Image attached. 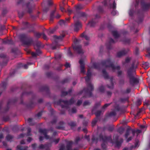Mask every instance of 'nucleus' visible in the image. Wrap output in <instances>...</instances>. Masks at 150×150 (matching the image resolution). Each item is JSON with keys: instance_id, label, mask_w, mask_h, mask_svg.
<instances>
[{"instance_id": "1", "label": "nucleus", "mask_w": 150, "mask_h": 150, "mask_svg": "<svg viewBox=\"0 0 150 150\" xmlns=\"http://www.w3.org/2000/svg\"><path fill=\"white\" fill-rule=\"evenodd\" d=\"M84 59H80L79 61V64L81 65V72L82 73H83L84 72Z\"/></svg>"}, {"instance_id": "2", "label": "nucleus", "mask_w": 150, "mask_h": 150, "mask_svg": "<svg viewBox=\"0 0 150 150\" xmlns=\"http://www.w3.org/2000/svg\"><path fill=\"white\" fill-rule=\"evenodd\" d=\"M73 48L75 51L79 54L83 53V52L80 46L74 47Z\"/></svg>"}, {"instance_id": "3", "label": "nucleus", "mask_w": 150, "mask_h": 150, "mask_svg": "<svg viewBox=\"0 0 150 150\" xmlns=\"http://www.w3.org/2000/svg\"><path fill=\"white\" fill-rule=\"evenodd\" d=\"M130 82L132 84L134 85V84L138 83L139 81L137 79L132 77L131 79Z\"/></svg>"}, {"instance_id": "4", "label": "nucleus", "mask_w": 150, "mask_h": 150, "mask_svg": "<svg viewBox=\"0 0 150 150\" xmlns=\"http://www.w3.org/2000/svg\"><path fill=\"white\" fill-rule=\"evenodd\" d=\"M91 75V73L90 70H88L87 74V76L85 77V80L86 81H88L89 79L90 76Z\"/></svg>"}, {"instance_id": "5", "label": "nucleus", "mask_w": 150, "mask_h": 150, "mask_svg": "<svg viewBox=\"0 0 150 150\" xmlns=\"http://www.w3.org/2000/svg\"><path fill=\"white\" fill-rule=\"evenodd\" d=\"M64 37V35H62L59 37L55 35L54 36V38L55 39L57 40H61L62 38Z\"/></svg>"}, {"instance_id": "6", "label": "nucleus", "mask_w": 150, "mask_h": 150, "mask_svg": "<svg viewBox=\"0 0 150 150\" xmlns=\"http://www.w3.org/2000/svg\"><path fill=\"white\" fill-rule=\"evenodd\" d=\"M81 23L79 21L77 22L75 25L74 27L76 28L79 27H81Z\"/></svg>"}, {"instance_id": "7", "label": "nucleus", "mask_w": 150, "mask_h": 150, "mask_svg": "<svg viewBox=\"0 0 150 150\" xmlns=\"http://www.w3.org/2000/svg\"><path fill=\"white\" fill-rule=\"evenodd\" d=\"M143 66L145 69H147L149 67V64L148 62H146L143 64Z\"/></svg>"}, {"instance_id": "8", "label": "nucleus", "mask_w": 150, "mask_h": 150, "mask_svg": "<svg viewBox=\"0 0 150 150\" xmlns=\"http://www.w3.org/2000/svg\"><path fill=\"white\" fill-rule=\"evenodd\" d=\"M68 20L69 19H67L66 21H64L63 20H61L60 21V24L61 25H62L63 24H66V22L68 21Z\"/></svg>"}, {"instance_id": "9", "label": "nucleus", "mask_w": 150, "mask_h": 150, "mask_svg": "<svg viewBox=\"0 0 150 150\" xmlns=\"http://www.w3.org/2000/svg\"><path fill=\"white\" fill-rule=\"evenodd\" d=\"M113 34L115 38H117L118 37V35L117 33V32L115 31L113 33Z\"/></svg>"}, {"instance_id": "10", "label": "nucleus", "mask_w": 150, "mask_h": 150, "mask_svg": "<svg viewBox=\"0 0 150 150\" xmlns=\"http://www.w3.org/2000/svg\"><path fill=\"white\" fill-rule=\"evenodd\" d=\"M82 36L87 40H88L89 39V37L86 35H85L84 34H83L82 35Z\"/></svg>"}, {"instance_id": "11", "label": "nucleus", "mask_w": 150, "mask_h": 150, "mask_svg": "<svg viewBox=\"0 0 150 150\" xmlns=\"http://www.w3.org/2000/svg\"><path fill=\"white\" fill-rule=\"evenodd\" d=\"M116 7V4L115 2H114L112 4V5H110V7L111 8H112L113 9L115 8Z\"/></svg>"}, {"instance_id": "12", "label": "nucleus", "mask_w": 150, "mask_h": 150, "mask_svg": "<svg viewBox=\"0 0 150 150\" xmlns=\"http://www.w3.org/2000/svg\"><path fill=\"white\" fill-rule=\"evenodd\" d=\"M13 137L12 136L10 135H8L6 137V139L8 140H10Z\"/></svg>"}, {"instance_id": "13", "label": "nucleus", "mask_w": 150, "mask_h": 150, "mask_svg": "<svg viewBox=\"0 0 150 150\" xmlns=\"http://www.w3.org/2000/svg\"><path fill=\"white\" fill-rule=\"evenodd\" d=\"M110 67H111V68L113 70H114L115 68H116L117 69H119V67H115L112 64H111L110 65Z\"/></svg>"}, {"instance_id": "14", "label": "nucleus", "mask_w": 150, "mask_h": 150, "mask_svg": "<svg viewBox=\"0 0 150 150\" xmlns=\"http://www.w3.org/2000/svg\"><path fill=\"white\" fill-rule=\"evenodd\" d=\"M104 89V87L102 86L100 87L99 89L100 91L102 92Z\"/></svg>"}, {"instance_id": "15", "label": "nucleus", "mask_w": 150, "mask_h": 150, "mask_svg": "<svg viewBox=\"0 0 150 150\" xmlns=\"http://www.w3.org/2000/svg\"><path fill=\"white\" fill-rule=\"evenodd\" d=\"M64 149V147L63 146H62L60 148L59 150H65ZM67 150H73L71 149H68Z\"/></svg>"}, {"instance_id": "16", "label": "nucleus", "mask_w": 150, "mask_h": 150, "mask_svg": "<svg viewBox=\"0 0 150 150\" xmlns=\"http://www.w3.org/2000/svg\"><path fill=\"white\" fill-rule=\"evenodd\" d=\"M89 89L90 90H91L93 88V87L92 85L91 84H90L89 86Z\"/></svg>"}, {"instance_id": "17", "label": "nucleus", "mask_w": 150, "mask_h": 150, "mask_svg": "<svg viewBox=\"0 0 150 150\" xmlns=\"http://www.w3.org/2000/svg\"><path fill=\"white\" fill-rule=\"evenodd\" d=\"M82 8V7L81 5H78L76 7V9H81V8Z\"/></svg>"}, {"instance_id": "18", "label": "nucleus", "mask_w": 150, "mask_h": 150, "mask_svg": "<svg viewBox=\"0 0 150 150\" xmlns=\"http://www.w3.org/2000/svg\"><path fill=\"white\" fill-rule=\"evenodd\" d=\"M60 9L61 10L62 12H64L65 11V10H64V8L62 7H60Z\"/></svg>"}, {"instance_id": "19", "label": "nucleus", "mask_w": 150, "mask_h": 150, "mask_svg": "<svg viewBox=\"0 0 150 150\" xmlns=\"http://www.w3.org/2000/svg\"><path fill=\"white\" fill-rule=\"evenodd\" d=\"M124 54V53H122V52H119L118 54V56L119 57L120 56H121L123 55Z\"/></svg>"}, {"instance_id": "20", "label": "nucleus", "mask_w": 150, "mask_h": 150, "mask_svg": "<svg viewBox=\"0 0 150 150\" xmlns=\"http://www.w3.org/2000/svg\"><path fill=\"white\" fill-rule=\"evenodd\" d=\"M129 134V132H127L126 134L125 135V137L126 138H127L128 137V136Z\"/></svg>"}, {"instance_id": "21", "label": "nucleus", "mask_w": 150, "mask_h": 150, "mask_svg": "<svg viewBox=\"0 0 150 150\" xmlns=\"http://www.w3.org/2000/svg\"><path fill=\"white\" fill-rule=\"evenodd\" d=\"M31 132V129L30 128L28 129V135H30V134L29 133H30Z\"/></svg>"}, {"instance_id": "22", "label": "nucleus", "mask_w": 150, "mask_h": 150, "mask_svg": "<svg viewBox=\"0 0 150 150\" xmlns=\"http://www.w3.org/2000/svg\"><path fill=\"white\" fill-rule=\"evenodd\" d=\"M70 65L68 63H66V64H65V66L67 67H70Z\"/></svg>"}, {"instance_id": "23", "label": "nucleus", "mask_w": 150, "mask_h": 150, "mask_svg": "<svg viewBox=\"0 0 150 150\" xmlns=\"http://www.w3.org/2000/svg\"><path fill=\"white\" fill-rule=\"evenodd\" d=\"M45 130H42V129H40V130H39V131L40 132H41V133H44L45 132Z\"/></svg>"}, {"instance_id": "24", "label": "nucleus", "mask_w": 150, "mask_h": 150, "mask_svg": "<svg viewBox=\"0 0 150 150\" xmlns=\"http://www.w3.org/2000/svg\"><path fill=\"white\" fill-rule=\"evenodd\" d=\"M42 36H43V38H44V39H46L47 37L44 34H43L42 35Z\"/></svg>"}, {"instance_id": "25", "label": "nucleus", "mask_w": 150, "mask_h": 150, "mask_svg": "<svg viewBox=\"0 0 150 150\" xmlns=\"http://www.w3.org/2000/svg\"><path fill=\"white\" fill-rule=\"evenodd\" d=\"M81 103H82V101H81L79 100L78 101V102L77 103V105H79Z\"/></svg>"}, {"instance_id": "26", "label": "nucleus", "mask_w": 150, "mask_h": 150, "mask_svg": "<svg viewBox=\"0 0 150 150\" xmlns=\"http://www.w3.org/2000/svg\"><path fill=\"white\" fill-rule=\"evenodd\" d=\"M32 55L33 56H36V54L34 52H32Z\"/></svg>"}, {"instance_id": "27", "label": "nucleus", "mask_w": 150, "mask_h": 150, "mask_svg": "<svg viewBox=\"0 0 150 150\" xmlns=\"http://www.w3.org/2000/svg\"><path fill=\"white\" fill-rule=\"evenodd\" d=\"M32 140V139L30 138H28L27 139V141L29 142H30Z\"/></svg>"}, {"instance_id": "28", "label": "nucleus", "mask_w": 150, "mask_h": 150, "mask_svg": "<svg viewBox=\"0 0 150 150\" xmlns=\"http://www.w3.org/2000/svg\"><path fill=\"white\" fill-rule=\"evenodd\" d=\"M48 4L49 5L51 4L52 3V2L51 0H48Z\"/></svg>"}, {"instance_id": "29", "label": "nucleus", "mask_w": 150, "mask_h": 150, "mask_svg": "<svg viewBox=\"0 0 150 150\" xmlns=\"http://www.w3.org/2000/svg\"><path fill=\"white\" fill-rule=\"evenodd\" d=\"M141 127L142 128V129H143V128H146V127L144 126V125H141Z\"/></svg>"}, {"instance_id": "30", "label": "nucleus", "mask_w": 150, "mask_h": 150, "mask_svg": "<svg viewBox=\"0 0 150 150\" xmlns=\"http://www.w3.org/2000/svg\"><path fill=\"white\" fill-rule=\"evenodd\" d=\"M88 24L90 26H93V25L92 24V22H90Z\"/></svg>"}, {"instance_id": "31", "label": "nucleus", "mask_w": 150, "mask_h": 150, "mask_svg": "<svg viewBox=\"0 0 150 150\" xmlns=\"http://www.w3.org/2000/svg\"><path fill=\"white\" fill-rule=\"evenodd\" d=\"M76 109H72V112L73 113H74L76 112Z\"/></svg>"}, {"instance_id": "32", "label": "nucleus", "mask_w": 150, "mask_h": 150, "mask_svg": "<svg viewBox=\"0 0 150 150\" xmlns=\"http://www.w3.org/2000/svg\"><path fill=\"white\" fill-rule=\"evenodd\" d=\"M112 14L113 15H115L116 14V11H115L112 12Z\"/></svg>"}, {"instance_id": "33", "label": "nucleus", "mask_w": 150, "mask_h": 150, "mask_svg": "<svg viewBox=\"0 0 150 150\" xmlns=\"http://www.w3.org/2000/svg\"><path fill=\"white\" fill-rule=\"evenodd\" d=\"M88 41H87L86 43H85V45H87L88 44Z\"/></svg>"}, {"instance_id": "34", "label": "nucleus", "mask_w": 150, "mask_h": 150, "mask_svg": "<svg viewBox=\"0 0 150 150\" xmlns=\"http://www.w3.org/2000/svg\"><path fill=\"white\" fill-rule=\"evenodd\" d=\"M108 105H109L108 104H106L104 105L103 108H104V107H107Z\"/></svg>"}, {"instance_id": "35", "label": "nucleus", "mask_w": 150, "mask_h": 150, "mask_svg": "<svg viewBox=\"0 0 150 150\" xmlns=\"http://www.w3.org/2000/svg\"><path fill=\"white\" fill-rule=\"evenodd\" d=\"M21 144H23L25 143V142L24 141H22L21 142Z\"/></svg>"}, {"instance_id": "36", "label": "nucleus", "mask_w": 150, "mask_h": 150, "mask_svg": "<svg viewBox=\"0 0 150 150\" xmlns=\"http://www.w3.org/2000/svg\"><path fill=\"white\" fill-rule=\"evenodd\" d=\"M81 14L82 16H84L85 15V14L84 13H81Z\"/></svg>"}, {"instance_id": "37", "label": "nucleus", "mask_w": 150, "mask_h": 150, "mask_svg": "<svg viewBox=\"0 0 150 150\" xmlns=\"http://www.w3.org/2000/svg\"><path fill=\"white\" fill-rule=\"evenodd\" d=\"M40 148H43V145H41L40 146Z\"/></svg>"}, {"instance_id": "38", "label": "nucleus", "mask_w": 150, "mask_h": 150, "mask_svg": "<svg viewBox=\"0 0 150 150\" xmlns=\"http://www.w3.org/2000/svg\"><path fill=\"white\" fill-rule=\"evenodd\" d=\"M132 139V138H129L128 139H127V141H130V140H131Z\"/></svg>"}, {"instance_id": "39", "label": "nucleus", "mask_w": 150, "mask_h": 150, "mask_svg": "<svg viewBox=\"0 0 150 150\" xmlns=\"http://www.w3.org/2000/svg\"><path fill=\"white\" fill-rule=\"evenodd\" d=\"M23 136H24V135L23 134H21L20 136V137H23Z\"/></svg>"}, {"instance_id": "40", "label": "nucleus", "mask_w": 150, "mask_h": 150, "mask_svg": "<svg viewBox=\"0 0 150 150\" xmlns=\"http://www.w3.org/2000/svg\"><path fill=\"white\" fill-rule=\"evenodd\" d=\"M68 11L69 13H70L71 12V11L70 10H68Z\"/></svg>"}, {"instance_id": "41", "label": "nucleus", "mask_w": 150, "mask_h": 150, "mask_svg": "<svg viewBox=\"0 0 150 150\" xmlns=\"http://www.w3.org/2000/svg\"><path fill=\"white\" fill-rule=\"evenodd\" d=\"M44 135H45V138L46 139H47L48 138L47 137V136L45 134H44Z\"/></svg>"}, {"instance_id": "42", "label": "nucleus", "mask_w": 150, "mask_h": 150, "mask_svg": "<svg viewBox=\"0 0 150 150\" xmlns=\"http://www.w3.org/2000/svg\"><path fill=\"white\" fill-rule=\"evenodd\" d=\"M32 119H31V118H29L28 120V121H29V122H30L31 121V120Z\"/></svg>"}, {"instance_id": "43", "label": "nucleus", "mask_w": 150, "mask_h": 150, "mask_svg": "<svg viewBox=\"0 0 150 150\" xmlns=\"http://www.w3.org/2000/svg\"><path fill=\"white\" fill-rule=\"evenodd\" d=\"M39 139L40 140H42V137H40L39 138Z\"/></svg>"}, {"instance_id": "44", "label": "nucleus", "mask_w": 150, "mask_h": 150, "mask_svg": "<svg viewBox=\"0 0 150 150\" xmlns=\"http://www.w3.org/2000/svg\"><path fill=\"white\" fill-rule=\"evenodd\" d=\"M3 137V135H1L0 136V139L2 138Z\"/></svg>"}, {"instance_id": "45", "label": "nucleus", "mask_w": 150, "mask_h": 150, "mask_svg": "<svg viewBox=\"0 0 150 150\" xmlns=\"http://www.w3.org/2000/svg\"><path fill=\"white\" fill-rule=\"evenodd\" d=\"M94 150H100L98 148L96 149H94Z\"/></svg>"}, {"instance_id": "46", "label": "nucleus", "mask_w": 150, "mask_h": 150, "mask_svg": "<svg viewBox=\"0 0 150 150\" xmlns=\"http://www.w3.org/2000/svg\"><path fill=\"white\" fill-rule=\"evenodd\" d=\"M96 123V122H94V121H93L92 122V123H93L94 124H95Z\"/></svg>"}, {"instance_id": "47", "label": "nucleus", "mask_w": 150, "mask_h": 150, "mask_svg": "<svg viewBox=\"0 0 150 150\" xmlns=\"http://www.w3.org/2000/svg\"><path fill=\"white\" fill-rule=\"evenodd\" d=\"M17 148H18V150H20V149H19V146H17Z\"/></svg>"}, {"instance_id": "48", "label": "nucleus", "mask_w": 150, "mask_h": 150, "mask_svg": "<svg viewBox=\"0 0 150 150\" xmlns=\"http://www.w3.org/2000/svg\"><path fill=\"white\" fill-rule=\"evenodd\" d=\"M27 66V65H25V66H24L25 67V68H27V67H26Z\"/></svg>"}, {"instance_id": "49", "label": "nucleus", "mask_w": 150, "mask_h": 150, "mask_svg": "<svg viewBox=\"0 0 150 150\" xmlns=\"http://www.w3.org/2000/svg\"><path fill=\"white\" fill-rule=\"evenodd\" d=\"M138 132L139 133L141 132V131L140 130H138Z\"/></svg>"}, {"instance_id": "50", "label": "nucleus", "mask_w": 150, "mask_h": 150, "mask_svg": "<svg viewBox=\"0 0 150 150\" xmlns=\"http://www.w3.org/2000/svg\"><path fill=\"white\" fill-rule=\"evenodd\" d=\"M28 11L29 13H30L31 11L30 10H28Z\"/></svg>"}, {"instance_id": "51", "label": "nucleus", "mask_w": 150, "mask_h": 150, "mask_svg": "<svg viewBox=\"0 0 150 150\" xmlns=\"http://www.w3.org/2000/svg\"><path fill=\"white\" fill-rule=\"evenodd\" d=\"M69 53L71 54V52L69 51Z\"/></svg>"}, {"instance_id": "52", "label": "nucleus", "mask_w": 150, "mask_h": 150, "mask_svg": "<svg viewBox=\"0 0 150 150\" xmlns=\"http://www.w3.org/2000/svg\"><path fill=\"white\" fill-rule=\"evenodd\" d=\"M85 104H87V103H86V102H85Z\"/></svg>"}, {"instance_id": "53", "label": "nucleus", "mask_w": 150, "mask_h": 150, "mask_svg": "<svg viewBox=\"0 0 150 150\" xmlns=\"http://www.w3.org/2000/svg\"><path fill=\"white\" fill-rule=\"evenodd\" d=\"M129 91H130V90H129V91H127V92L128 93V92H129Z\"/></svg>"}, {"instance_id": "54", "label": "nucleus", "mask_w": 150, "mask_h": 150, "mask_svg": "<svg viewBox=\"0 0 150 150\" xmlns=\"http://www.w3.org/2000/svg\"><path fill=\"white\" fill-rule=\"evenodd\" d=\"M52 48H53V49H55V47H53Z\"/></svg>"}, {"instance_id": "55", "label": "nucleus", "mask_w": 150, "mask_h": 150, "mask_svg": "<svg viewBox=\"0 0 150 150\" xmlns=\"http://www.w3.org/2000/svg\"><path fill=\"white\" fill-rule=\"evenodd\" d=\"M146 5H145L144 6V7H146Z\"/></svg>"}, {"instance_id": "56", "label": "nucleus", "mask_w": 150, "mask_h": 150, "mask_svg": "<svg viewBox=\"0 0 150 150\" xmlns=\"http://www.w3.org/2000/svg\"><path fill=\"white\" fill-rule=\"evenodd\" d=\"M60 17V16H59L58 17V18H59Z\"/></svg>"}, {"instance_id": "57", "label": "nucleus", "mask_w": 150, "mask_h": 150, "mask_svg": "<svg viewBox=\"0 0 150 150\" xmlns=\"http://www.w3.org/2000/svg\"><path fill=\"white\" fill-rule=\"evenodd\" d=\"M7 150H11V149H7Z\"/></svg>"}, {"instance_id": "58", "label": "nucleus", "mask_w": 150, "mask_h": 150, "mask_svg": "<svg viewBox=\"0 0 150 150\" xmlns=\"http://www.w3.org/2000/svg\"><path fill=\"white\" fill-rule=\"evenodd\" d=\"M30 64H29V63H28V65H30Z\"/></svg>"}, {"instance_id": "59", "label": "nucleus", "mask_w": 150, "mask_h": 150, "mask_svg": "<svg viewBox=\"0 0 150 150\" xmlns=\"http://www.w3.org/2000/svg\"><path fill=\"white\" fill-rule=\"evenodd\" d=\"M58 141H59V140H58V141H57V143L58 142Z\"/></svg>"}, {"instance_id": "60", "label": "nucleus", "mask_w": 150, "mask_h": 150, "mask_svg": "<svg viewBox=\"0 0 150 150\" xmlns=\"http://www.w3.org/2000/svg\"><path fill=\"white\" fill-rule=\"evenodd\" d=\"M27 7L28 8V9L29 8H28V6H27Z\"/></svg>"}, {"instance_id": "61", "label": "nucleus", "mask_w": 150, "mask_h": 150, "mask_svg": "<svg viewBox=\"0 0 150 150\" xmlns=\"http://www.w3.org/2000/svg\"><path fill=\"white\" fill-rule=\"evenodd\" d=\"M105 72H104V71H103V73L105 74Z\"/></svg>"}, {"instance_id": "62", "label": "nucleus", "mask_w": 150, "mask_h": 150, "mask_svg": "<svg viewBox=\"0 0 150 150\" xmlns=\"http://www.w3.org/2000/svg\"><path fill=\"white\" fill-rule=\"evenodd\" d=\"M34 145H35V144L32 145V146H34Z\"/></svg>"}, {"instance_id": "63", "label": "nucleus", "mask_w": 150, "mask_h": 150, "mask_svg": "<svg viewBox=\"0 0 150 150\" xmlns=\"http://www.w3.org/2000/svg\"><path fill=\"white\" fill-rule=\"evenodd\" d=\"M82 115H81V117H82Z\"/></svg>"}, {"instance_id": "64", "label": "nucleus", "mask_w": 150, "mask_h": 150, "mask_svg": "<svg viewBox=\"0 0 150 150\" xmlns=\"http://www.w3.org/2000/svg\"><path fill=\"white\" fill-rule=\"evenodd\" d=\"M74 18H75V17H74Z\"/></svg>"}]
</instances>
